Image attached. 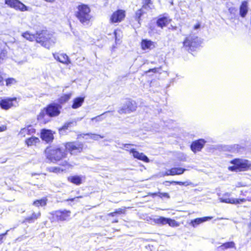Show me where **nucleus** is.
<instances>
[{
  "instance_id": "nucleus-33",
  "label": "nucleus",
  "mask_w": 251,
  "mask_h": 251,
  "mask_svg": "<svg viewBox=\"0 0 251 251\" xmlns=\"http://www.w3.org/2000/svg\"><path fill=\"white\" fill-rule=\"evenodd\" d=\"M110 112V111H106L105 112H104L103 113H102V114L99 115V116H96L95 117H94L93 118L91 119V120L92 121H94V120H96L97 122H99V121H102L104 118V117H103V116L107 113H109Z\"/></svg>"
},
{
  "instance_id": "nucleus-54",
  "label": "nucleus",
  "mask_w": 251,
  "mask_h": 251,
  "mask_svg": "<svg viewBox=\"0 0 251 251\" xmlns=\"http://www.w3.org/2000/svg\"><path fill=\"white\" fill-rule=\"evenodd\" d=\"M158 195H159V192H157V193H152L151 194V196H152L153 197H155V196H158Z\"/></svg>"
},
{
  "instance_id": "nucleus-9",
  "label": "nucleus",
  "mask_w": 251,
  "mask_h": 251,
  "mask_svg": "<svg viewBox=\"0 0 251 251\" xmlns=\"http://www.w3.org/2000/svg\"><path fill=\"white\" fill-rule=\"evenodd\" d=\"M153 221L155 224L158 225H165L168 224L169 226L172 227H177L179 226L178 223L176 220L170 218H166L162 216L154 218Z\"/></svg>"
},
{
  "instance_id": "nucleus-25",
  "label": "nucleus",
  "mask_w": 251,
  "mask_h": 251,
  "mask_svg": "<svg viewBox=\"0 0 251 251\" xmlns=\"http://www.w3.org/2000/svg\"><path fill=\"white\" fill-rule=\"evenodd\" d=\"M40 142V139L36 137L32 136L27 138L25 140V144L27 146H31L36 145V144Z\"/></svg>"
},
{
  "instance_id": "nucleus-13",
  "label": "nucleus",
  "mask_w": 251,
  "mask_h": 251,
  "mask_svg": "<svg viewBox=\"0 0 251 251\" xmlns=\"http://www.w3.org/2000/svg\"><path fill=\"white\" fill-rule=\"evenodd\" d=\"M125 17V11L123 10H118L114 12L111 15L110 17L111 23H119L124 19Z\"/></svg>"
},
{
  "instance_id": "nucleus-10",
  "label": "nucleus",
  "mask_w": 251,
  "mask_h": 251,
  "mask_svg": "<svg viewBox=\"0 0 251 251\" xmlns=\"http://www.w3.org/2000/svg\"><path fill=\"white\" fill-rule=\"evenodd\" d=\"M137 107L136 102L134 101L127 100L123 106L119 110L118 112L122 114L123 113H129L134 111Z\"/></svg>"
},
{
  "instance_id": "nucleus-22",
  "label": "nucleus",
  "mask_w": 251,
  "mask_h": 251,
  "mask_svg": "<svg viewBox=\"0 0 251 251\" xmlns=\"http://www.w3.org/2000/svg\"><path fill=\"white\" fill-rule=\"evenodd\" d=\"M41 216L40 212H38L37 213H35V212H33L32 215L30 216H28L26 217L24 220L23 221V223H33L35 220H36L38 218H39Z\"/></svg>"
},
{
  "instance_id": "nucleus-42",
  "label": "nucleus",
  "mask_w": 251,
  "mask_h": 251,
  "mask_svg": "<svg viewBox=\"0 0 251 251\" xmlns=\"http://www.w3.org/2000/svg\"><path fill=\"white\" fill-rule=\"evenodd\" d=\"M115 211L116 214H121L124 213L125 210L123 209L119 208L118 209H116Z\"/></svg>"
},
{
  "instance_id": "nucleus-47",
  "label": "nucleus",
  "mask_w": 251,
  "mask_h": 251,
  "mask_svg": "<svg viewBox=\"0 0 251 251\" xmlns=\"http://www.w3.org/2000/svg\"><path fill=\"white\" fill-rule=\"evenodd\" d=\"M4 57H5L4 53H1L0 54V64L1 63V61L3 60V58Z\"/></svg>"
},
{
  "instance_id": "nucleus-24",
  "label": "nucleus",
  "mask_w": 251,
  "mask_h": 251,
  "mask_svg": "<svg viewBox=\"0 0 251 251\" xmlns=\"http://www.w3.org/2000/svg\"><path fill=\"white\" fill-rule=\"evenodd\" d=\"M84 101V97H79L75 98L73 100L72 108L76 109L80 107Z\"/></svg>"
},
{
  "instance_id": "nucleus-49",
  "label": "nucleus",
  "mask_w": 251,
  "mask_h": 251,
  "mask_svg": "<svg viewBox=\"0 0 251 251\" xmlns=\"http://www.w3.org/2000/svg\"><path fill=\"white\" fill-rule=\"evenodd\" d=\"M130 146H133V144H124V147L126 148V150L127 151H128V149H129V147Z\"/></svg>"
},
{
  "instance_id": "nucleus-59",
  "label": "nucleus",
  "mask_w": 251,
  "mask_h": 251,
  "mask_svg": "<svg viewBox=\"0 0 251 251\" xmlns=\"http://www.w3.org/2000/svg\"><path fill=\"white\" fill-rule=\"evenodd\" d=\"M234 10V8H229V11L230 13H232L233 11Z\"/></svg>"
},
{
  "instance_id": "nucleus-31",
  "label": "nucleus",
  "mask_w": 251,
  "mask_h": 251,
  "mask_svg": "<svg viewBox=\"0 0 251 251\" xmlns=\"http://www.w3.org/2000/svg\"><path fill=\"white\" fill-rule=\"evenodd\" d=\"M87 136H89L90 138L94 140H98L100 138H103L104 136L99 134H93L91 133H86Z\"/></svg>"
},
{
  "instance_id": "nucleus-60",
  "label": "nucleus",
  "mask_w": 251,
  "mask_h": 251,
  "mask_svg": "<svg viewBox=\"0 0 251 251\" xmlns=\"http://www.w3.org/2000/svg\"><path fill=\"white\" fill-rule=\"evenodd\" d=\"M45 1H46L47 2H53L54 0H44Z\"/></svg>"
},
{
  "instance_id": "nucleus-1",
  "label": "nucleus",
  "mask_w": 251,
  "mask_h": 251,
  "mask_svg": "<svg viewBox=\"0 0 251 251\" xmlns=\"http://www.w3.org/2000/svg\"><path fill=\"white\" fill-rule=\"evenodd\" d=\"M22 36L30 41L35 40L37 43L48 49L55 42V39L52 35L49 34L47 30L37 31L35 34H31L26 31L22 34Z\"/></svg>"
},
{
  "instance_id": "nucleus-37",
  "label": "nucleus",
  "mask_w": 251,
  "mask_h": 251,
  "mask_svg": "<svg viewBox=\"0 0 251 251\" xmlns=\"http://www.w3.org/2000/svg\"><path fill=\"white\" fill-rule=\"evenodd\" d=\"M50 171L56 173L63 172V170L59 167H51L50 168Z\"/></svg>"
},
{
  "instance_id": "nucleus-19",
  "label": "nucleus",
  "mask_w": 251,
  "mask_h": 251,
  "mask_svg": "<svg viewBox=\"0 0 251 251\" xmlns=\"http://www.w3.org/2000/svg\"><path fill=\"white\" fill-rule=\"evenodd\" d=\"M213 218L211 216H206L201 218H196L194 220H192L190 223V225L194 227H196L200 224L203 223L205 222L209 221Z\"/></svg>"
},
{
  "instance_id": "nucleus-39",
  "label": "nucleus",
  "mask_w": 251,
  "mask_h": 251,
  "mask_svg": "<svg viewBox=\"0 0 251 251\" xmlns=\"http://www.w3.org/2000/svg\"><path fill=\"white\" fill-rule=\"evenodd\" d=\"M72 93L64 94V103L68 101L71 97Z\"/></svg>"
},
{
  "instance_id": "nucleus-12",
  "label": "nucleus",
  "mask_w": 251,
  "mask_h": 251,
  "mask_svg": "<svg viewBox=\"0 0 251 251\" xmlns=\"http://www.w3.org/2000/svg\"><path fill=\"white\" fill-rule=\"evenodd\" d=\"M40 137L42 140L47 143L52 142L54 139L52 131L45 128L41 130Z\"/></svg>"
},
{
  "instance_id": "nucleus-41",
  "label": "nucleus",
  "mask_w": 251,
  "mask_h": 251,
  "mask_svg": "<svg viewBox=\"0 0 251 251\" xmlns=\"http://www.w3.org/2000/svg\"><path fill=\"white\" fill-rule=\"evenodd\" d=\"M178 158L179 160L182 161H185L186 160V156L183 153L179 154V156H178Z\"/></svg>"
},
{
  "instance_id": "nucleus-7",
  "label": "nucleus",
  "mask_w": 251,
  "mask_h": 251,
  "mask_svg": "<svg viewBox=\"0 0 251 251\" xmlns=\"http://www.w3.org/2000/svg\"><path fill=\"white\" fill-rule=\"evenodd\" d=\"M18 104L17 98L16 97H0V107L2 109L8 110L12 107L17 106Z\"/></svg>"
},
{
  "instance_id": "nucleus-23",
  "label": "nucleus",
  "mask_w": 251,
  "mask_h": 251,
  "mask_svg": "<svg viewBox=\"0 0 251 251\" xmlns=\"http://www.w3.org/2000/svg\"><path fill=\"white\" fill-rule=\"evenodd\" d=\"M248 2L247 1H244L242 2L239 9V13L240 16L242 18L245 17L248 13Z\"/></svg>"
},
{
  "instance_id": "nucleus-5",
  "label": "nucleus",
  "mask_w": 251,
  "mask_h": 251,
  "mask_svg": "<svg viewBox=\"0 0 251 251\" xmlns=\"http://www.w3.org/2000/svg\"><path fill=\"white\" fill-rule=\"evenodd\" d=\"M201 42L198 36L195 35H190L186 37L183 42V46L188 50L193 51L198 48Z\"/></svg>"
},
{
  "instance_id": "nucleus-35",
  "label": "nucleus",
  "mask_w": 251,
  "mask_h": 251,
  "mask_svg": "<svg viewBox=\"0 0 251 251\" xmlns=\"http://www.w3.org/2000/svg\"><path fill=\"white\" fill-rule=\"evenodd\" d=\"M16 82L17 81L13 78H8L6 79V85L7 86H11L16 84Z\"/></svg>"
},
{
  "instance_id": "nucleus-16",
  "label": "nucleus",
  "mask_w": 251,
  "mask_h": 251,
  "mask_svg": "<svg viewBox=\"0 0 251 251\" xmlns=\"http://www.w3.org/2000/svg\"><path fill=\"white\" fill-rule=\"evenodd\" d=\"M171 20L167 16L160 15L156 21V25L158 27L163 28L166 26L171 22Z\"/></svg>"
},
{
  "instance_id": "nucleus-21",
  "label": "nucleus",
  "mask_w": 251,
  "mask_h": 251,
  "mask_svg": "<svg viewBox=\"0 0 251 251\" xmlns=\"http://www.w3.org/2000/svg\"><path fill=\"white\" fill-rule=\"evenodd\" d=\"M141 47L143 50H151L155 47L154 43L152 41L148 40L143 39L141 42Z\"/></svg>"
},
{
  "instance_id": "nucleus-53",
  "label": "nucleus",
  "mask_w": 251,
  "mask_h": 251,
  "mask_svg": "<svg viewBox=\"0 0 251 251\" xmlns=\"http://www.w3.org/2000/svg\"><path fill=\"white\" fill-rule=\"evenodd\" d=\"M6 234V233L0 234V241H1L3 237Z\"/></svg>"
},
{
  "instance_id": "nucleus-17",
  "label": "nucleus",
  "mask_w": 251,
  "mask_h": 251,
  "mask_svg": "<svg viewBox=\"0 0 251 251\" xmlns=\"http://www.w3.org/2000/svg\"><path fill=\"white\" fill-rule=\"evenodd\" d=\"M85 179V177L83 176H71L67 177V180L71 183L76 185H80L82 183L83 180Z\"/></svg>"
},
{
  "instance_id": "nucleus-45",
  "label": "nucleus",
  "mask_w": 251,
  "mask_h": 251,
  "mask_svg": "<svg viewBox=\"0 0 251 251\" xmlns=\"http://www.w3.org/2000/svg\"><path fill=\"white\" fill-rule=\"evenodd\" d=\"M158 69V68H154L153 69H150L147 72L148 73L152 72V73H155L157 72Z\"/></svg>"
},
{
  "instance_id": "nucleus-36",
  "label": "nucleus",
  "mask_w": 251,
  "mask_h": 251,
  "mask_svg": "<svg viewBox=\"0 0 251 251\" xmlns=\"http://www.w3.org/2000/svg\"><path fill=\"white\" fill-rule=\"evenodd\" d=\"M26 128L27 134L30 135L35 132V129L31 125L27 126Z\"/></svg>"
},
{
  "instance_id": "nucleus-11",
  "label": "nucleus",
  "mask_w": 251,
  "mask_h": 251,
  "mask_svg": "<svg viewBox=\"0 0 251 251\" xmlns=\"http://www.w3.org/2000/svg\"><path fill=\"white\" fill-rule=\"evenodd\" d=\"M5 4L10 7L22 11L28 10V7L19 0H5Z\"/></svg>"
},
{
  "instance_id": "nucleus-2",
  "label": "nucleus",
  "mask_w": 251,
  "mask_h": 251,
  "mask_svg": "<svg viewBox=\"0 0 251 251\" xmlns=\"http://www.w3.org/2000/svg\"><path fill=\"white\" fill-rule=\"evenodd\" d=\"M62 97L60 99V104L52 102L48 105L40 113L38 116V121H44L46 120L45 116L47 115L49 117H53L58 116L60 113V109L62 108Z\"/></svg>"
},
{
  "instance_id": "nucleus-28",
  "label": "nucleus",
  "mask_w": 251,
  "mask_h": 251,
  "mask_svg": "<svg viewBox=\"0 0 251 251\" xmlns=\"http://www.w3.org/2000/svg\"><path fill=\"white\" fill-rule=\"evenodd\" d=\"M53 219L57 221H63V211L59 210L52 213Z\"/></svg>"
},
{
  "instance_id": "nucleus-55",
  "label": "nucleus",
  "mask_w": 251,
  "mask_h": 251,
  "mask_svg": "<svg viewBox=\"0 0 251 251\" xmlns=\"http://www.w3.org/2000/svg\"><path fill=\"white\" fill-rule=\"evenodd\" d=\"M81 198V197H76V198H72V199H70V200H66V201L68 202V201H74L75 200V198L78 199V198Z\"/></svg>"
},
{
  "instance_id": "nucleus-14",
  "label": "nucleus",
  "mask_w": 251,
  "mask_h": 251,
  "mask_svg": "<svg viewBox=\"0 0 251 251\" xmlns=\"http://www.w3.org/2000/svg\"><path fill=\"white\" fill-rule=\"evenodd\" d=\"M206 141L202 139L193 141L191 145V149L194 152L201 151L203 148Z\"/></svg>"
},
{
  "instance_id": "nucleus-44",
  "label": "nucleus",
  "mask_w": 251,
  "mask_h": 251,
  "mask_svg": "<svg viewBox=\"0 0 251 251\" xmlns=\"http://www.w3.org/2000/svg\"><path fill=\"white\" fill-rule=\"evenodd\" d=\"M53 56H54V58H55L56 60L58 61H59V62H60L63 63V61H62V60H61V59L60 58V57H59V56H58V54H53Z\"/></svg>"
},
{
  "instance_id": "nucleus-20",
  "label": "nucleus",
  "mask_w": 251,
  "mask_h": 251,
  "mask_svg": "<svg viewBox=\"0 0 251 251\" xmlns=\"http://www.w3.org/2000/svg\"><path fill=\"white\" fill-rule=\"evenodd\" d=\"M186 170L182 168H173L167 170L165 173V176H175L180 175L184 173Z\"/></svg>"
},
{
  "instance_id": "nucleus-63",
  "label": "nucleus",
  "mask_w": 251,
  "mask_h": 251,
  "mask_svg": "<svg viewBox=\"0 0 251 251\" xmlns=\"http://www.w3.org/2000/svg\"><path fill=\"white\" fill-rule=\"evenodd\" d=\"M65 154H66V153H65V151H64V156H63L64 158L65 157Z\"/></svg>"
},
{
  "instance_id": "nucleus-58",
  "label": "nucleus",
  "mask_w": 251,
  "mask_h": 251,
  "mask_svg": "<svg viewBox=\"0 0 251 251\" xmlns=\"http://www.w3.org/2000/svg\"><path fill=\"white\" fill-rule=\"evenodd\" d=\"M68 165V164L67 162H66V161H64V164H63L64 167Z\"/></svg>"
},
{
  "instance_id": "nucleus-26",
  "label": "nucleus",
  "mask_w": 251,
  "mask_h": 251,
  "mask_svg": "<svg viewBox=\"0 0 251 251\" xmlns=\"http://www.w3.org/2000/svg\"><path fill=\"white\" fill-rule=\"evenodd\" d=\"M235 244L233 242H226L218 248V251H223L226 249L232 248L234 247Z\"/></svg>"
},
{
  "instance_id": "nucleus-6",
  "label": "nucleus",
  "mask_w": 251,
  "mask_h": 251,
  "mask_svg": "<svg viewBox=\"0 0 251 251\" xmlns=\"http://www.w3.org/2000/svg\"><path fill=\"white\" fill-rule=\"evenodd\" d=\"M45 153L47 158L51 162L59 161L63 157V152L60 148H47Z\"/></svg>"
},
{
  "instance_id": "nucleus-3",
  "label": "nucleus",
  "mask_w": 251,
  "mask_h": 251,
  "mask_svg": "<svg viewBox=\"0 0 251 251\" xmlns=\"http://www.w3.org/2000/svg\"><path fill=\"white\" fill-rule=\"evenodd\" d=\"M230 162L233 166L228 167V169L231 172L246 171L251 167V161L245 159L235 158Z\"/></svg>"
},
{
  "instance_id": "nucleus-15",
  "label": "nucleus",
  "mask_w": 251,
  "mask_h": 251,
  "mask_svg": "<svg viewBox=\"0 0 251 251\" xmlns=\"http://www.w3.org/2000/svg\"><path fill=\"white\" fill-rule=\"evenodd\" d=\"M130 153L132 154L134 158L138 160L143 161L145 162H149V158L142 152H139L134 149H131L129 150Z\"/></svg>"
},
{
  "instance_id": "nucleus-62",
  "label": "nucleus",
  "mask_w": 251,
  "mask_h": 251,
  "mask_svg": "<svg viewBox=\"0 0 251 251\" xmlns=\"http://www.w3.org/2000/svg\"><path fill=\"white\" fill-rule=\"evenodd\" d=\"M62 130H63V127L60 128V129H59L60 132Z\"/></svg>"
},
{
  "instance_id": "nucleus-57",
  "label": "nucleus",
  "mask_w": 251,
  "mask_h": 251,
  "mask_svg": "<svg viewBox=\"0 0 251 251\" xmlns=\"http://www.w3.org/2000/svg\"><path fill=\"white\" fill-rule=\"evenodd\" d=\"M171 29L174 30H176V27L171 25Z\"/></svg>"
},
{
  "instance_id": "nucleus-38",
  "label": "nucleus",
  "mask_w": 251,
  "mask_h": 251,
  "mask_svg": "<svg viewBox=\"0 0 251 251\" xmlns=\"http://www.w3.org/2000/svg\"><path fill=\"white\" fill-rule=\"evenodd\" d=\"M158 197H159L160 198H162L163 197L166 198H170V196L168 193H161L159 192V195Z\"/></svg>"
},
{
  "instance_id": "nucleus-8",
  "label": "nucleus",
  "mask_w": 251,
  "mask_h": 251,
  "mask_svg": "<svg viewBox=\"0 0 251 251\" xmlns=\"http://www.w3.org/2000/svg\"><path fill=\"white\" fill-rule=\"evenodd\" d=\"M66 149L72 154H76L82 151L83 144L81 143H67L65 145Z\"/></svg>"
},
{
  "instance_id": "nucleus-18",
  "label": "nucleus",
  "mask_w": 251,
  "mask_h": 251,
  "mask_svg": "<svg viewBox=\"0 0 251 251\" xmlns=\"http://www.w3.org/2000/svg\"><path fill=\"white\" fill-rule=\"evenodd\" d=\"M220 201L227 203L240 204L246 201L245 199H234L223 197L220 198Z\"/></svg>"
},
{
  "instance_id": "nucleus-27",
  "label": "nucleus",
  "mask_w": 251,
  "mask_h": 251,
  "mask_svg": "<svg viewBox=\"0 0 251 251\" xmlns=\"http://www.w3.org/2000/svg\"><path fill=\"white\" fill-rule=\"evenodd\" d=\"M47 199L46 198L36 200L33 202V205L37 207L44 206L47 204Z\"/></svg>"
},
{
  "instance_id": "nucleus-34",
  "label": "nucleus",
  "mask_w": 251,
  "mask_h": 251,
  "mask_svg": "<svg viewBox=\"0 0 251 251\" xmlns=\"http://www.w3.org/2000/svg\"><path fill=\"white\" fill-rule=\"evenodd\" d=\"M165 182L166 183H169V184H174V183L176 184H178L180 185H184V186H188L191 183V182H188L187 181L181 182V181H173L172 182L166 181Z\"/></svg>"
},
{
  "instance_id": "nucleus-30",
  "label": "nucleus",
  "mask_w": 251,
  "mask_h": 251,
  "mask_svg": "<svg viewBox=\"0 0 251 251\" xmlns=\"http://www.w3.org/2000/svg\"><path fill=\"white\" fill-rule=\"evenodd\" d=\"M76 125V121L74 120L71 121L66 122L64 124V131L68 128V127L74 126Z\"/></svg>"
},
{
  "instance_id": "nucleus-32",
  "label": "nucleus",
  "mask_w": 251,
  "mask_h": 251,
  "mask_svg": "<svg viewBox=\"0 0 251 251\" xmlns=\"http://www.w3.org/2000/svg\"><path fill=\"white\" fill-rule=\"evenodd\" d=\"M151 0H143L142 7L143 8H145L146 10H149L151 9Z\"/></svg>"
},
{
  "instance_id": "nucleus-40",
  "label": "nucleus",
  "mask_w": 251,
  "mask_h": 251,
  "mask_svg": "<svg viewBox=\"0 0 251 251\" xmlns=\"http://www.w3.org/2000/svg\"><path fill=\"white\" fill-rule=\"evenodd\" d=\"M63 57H64V64H68L69 63H70V60L69 59L68 56L66 54H64Z\"/></svg>"
},
{
  "instance_id": "nucleus-50",
  "label": "nucleus",
  "mask_w": 251,
  "mask_h": 251,
  "mask_svg": "<svg viewBox=\"0 0 251 251\" xmlns=\"http://www.w3.org/2000/svg\"><path fill=\"white\" fill-rule=\"evenodd\" d=\"M233 147L235 148V150H237V151H238L241 148V147L237 144L234 145Z\"/></svg>"
},
{
  "instance_id": "nucleus-52",
  "label": "nucleus",
  "mask_w": 251,
  "mask_h": 251,
  "mask_svg": "<svg viewBox=\"0 0 251 251\" xmlns=\"http://www.w3.org/2000/svg\"><path fill=\"white\" fill-rule=\"evenodd\" d=\"M200 26H201L200 24H197L194 26V29H198L200 28Z\"/></svg>"
},
{
  "instance_id": "nucleus-56",
  "label": "nucleus",
  "mask_w": 251,
  "mask_h": 251,
  "mask_svg": "<svg viewBox=\"0 0 251 251\" xmlns=\"http://www.w3.org/2000/svg\"><path fill=\"white\" fill-rule=\"evenodd\" d=\"M248 227L250 230H251V221L248 224Z\"/></svg>"
},
{
  "instance_id": "nucleus-46",
  "label": "nucleus",
  "mask_w": 251,
  "mask_h": 251,
  "mask_svg": "<svg viewBox=\"0 0 251 251\" xmlns=\"http://www.w3.org/2000/svg\"><path fill=\"white\" fill-rule=\"evenodd\" d=\"M26 133V127L21 129L20 133L21 134H24L25 135V133Z\"/></svg>"
},
{
  "instance_id": "nucleus-61",
  "label": "nucleus",
  "mask_w": 251,
  "mask_h": 251,
  "mask_svg": "<svg viewBox=\"0 0 251 251\" xmlns=\"http://www.w3.org/2000/svg\"><path fill=\"white\" fill-rule=\"evenodd\" d=\"M118 222V220L117 219H116L115 220H114L113 221H112V223H117Z\"/></svg>"
},
{
  "instance_id": "nucleus-48",
  "label": "nucleus",
  "mask_w": 251,
  "mask_h": 251,
  "mask_svg": "<svg viewBox=\"0 0 251 251\" xmlns=\"http://www.w3.org/2000/svg\"><path fill=\"white\" fill-rule=\"evenodd\" d=\"M85 136H87L86 133H82V134H79L77 135V139L80 138V137L84 138Z\"/></svg>"
},
{
  "instance_id": "nucleus-43",
  "label": "nucleus",
  "mask_w": 251,
  "mask_h": 251,
  "mask_svg": "<svg viewBox=\"0 0 251 251\" xmlns=\"http://www.w3.org/2000/svg\"><path fill=\"white\" fill-rule=\"evenodd\" d=\"M70 213L71 212L70 211L64 210V220H66L65 217H67L69 216V214H70Z\"/></svg>"
},
{
  "instance_id": "nucleus-4",
  "label": "nucleus",
  "mask_w": 251,
  "mask_h": 251,
  "mask_svg": "<svg viewBox=\"0 0 251 251\" xmlns=\"http://www.w3.org/2000/svg\"><path fill=\"white\" fill-rule=\"evenodd\" d=\"M90 12V8L85 4H81L78 6V11L76 16L82 24L87 25L88 24L91 19Z\"/></svg>"
},
{
  "instance_id": "nucleus-29",
  "label": "nucleus",
  "mask_w": 251,
  "mask_h": 251,
  "mask_svg": "<svg viewBox=\"0 0 251 251\" xmlns=\"http://www.w3.org/2000/svg\"><path fill=\"white\" fill-rule=\"evenodd\" d=\"M145 10H146L145 8H143L142 7L141 9L138 10L135 13V19L139 24L141 17L146 13Z\"/></svg>"
},
{
  "instance_id": "nucleus-51",
  "label": "nucleus",
  "mask_w": 251,
  "mask_h": 251,
  "mask_svg": "<svg viewBox=\"0 0 251 251\" xmlns=\"http://www.w3.org/2000/svg\"><path fill=\"white\" fill-rule=\"evenodd\" d=\"M116 215V213L115 212V211L113 212H111V213H110L108 214V216H111V217H114Z\"/></svg>"
}]
</instances>
